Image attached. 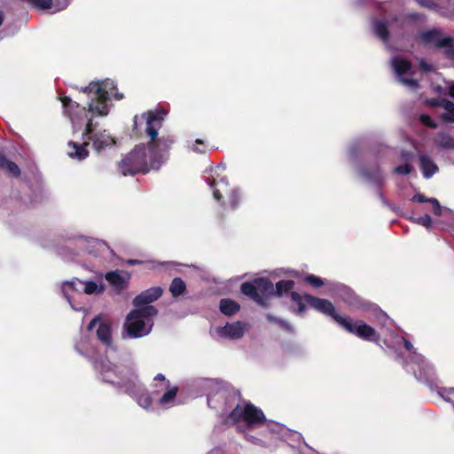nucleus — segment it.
<instances>
[{
	"label": "nucleus",
	"instance_id": "37998d69",
	"mask_svg": "<svg viewBox=\"0 0 454 454\" xmlns=\"http://www.w3.org/2000/svg\"><path fill=\"white\" fill-rule=\"evenodd\" d=\"M277 324L287 332H294L293 325L289 322H287L282 318H279Z\"/></svg>",
	"mask_w": 454,
	"mask_h": 454
},
{
	"label": "nucleus",
	"instance_id": "9b49d317",
	"mask_svg": "<svg viewBox=\"0 0 454 454\" xmlns=\"http://www.w3.org/2000/svg\"><path fill=\"white\" fill-rule=\"evenodd\" d=\"M391 66L396 80L410 90L415 91L419 88L416 78V69L407 59L395 56L391 59Z\"/></svg>",
	"mask_w": 454,
	"mask_h": 454
},
{
	"label": "nucleus",
	"instance_id": "79ce46f5",
	"mask_svg": "<svg viewBox=\"0 0 454 454\" xmlns=\"http://www.w3.org/2000/svg\"><path fill=\"white\" fill-rule=\"evenodd\" d=\"M413 153L411 152L402 151L400 153L401 160L405 163H410L413 160Z\"/></svg>",
	"mask_w": 454,
	"mask_h": 454
},
{
	"label": "nucleus",
	"instance_id": "49530a36",
	"mask_svg": "<svg viewBox=\"0 0 454 454\" xmlns=\"http://www.w3.org/2000/svg\"><path fill=\"white\" fill-rule=\"evenodd\" d=\"M266 318H267L270 322L276 323V324L278 323V319H279L278 317H275V316H273V315H271V314H267V315H266Z\"/></svg>",
	"mask_w": 454,
	"mask_h": 454
},
{
	"label": "nucleus",
	"instance_id": "f704fd0d",
	"mask_svg": "<svg viewBox=\"0 0 454 454\" xmlns=\"http://www.w3.org/2000/svg\"><path fill=\"white\" fill-rule=\"evenodd\" d=\"M411 220L413 223L419 224L421 226H424L427 229H429L432 226V219H431L430 215L427 214H426L424 215H420V216H413L411 218Z\"/></svg>",
	"mask_w": 454,
	"mask_h": 454
},
{
	"label": "nucleus",
	"instance_id": "c756f323",
	"mask_svg": "<svg viewBox=\"0 0 454 454\" xmlns=\"http://www.w3.org/2000/svg\"><path fill=\"white\" fill-rule=\"evenodd\" d=\"M219 308L221 312L226 316H232L240 309L239 303L231 299H223L220 301Z\"/></svg>",
	"mask_w": 454,
	"mask_h": 454
},
{
	"label": "nucleus",
	"instance_id": "c85d7f7f",
	"mask_svg": "<svg viewBox=\"0 0 454 454\" xmlns=\"http://www.w3.org/2000/svg\"><path fill=\"white\" fill-rule=\"evenodd\" d=\"M105 278L117 290L124 289L129 278L115 271L106 273Z\"/></svg>",
	"mask_w": 454,
	"mask_h": 454
},
{
	"label": "nucleus",
	"instance_id": "393cba45",
	"mask_svg": "<svg viewBox=\"0 0 454 454\" xmlns=\"http://www.w3.org/2000/svg\"><path fill=\"white\" fill-rule=\"evenodd\" d=\"M75 350L82 356L89 359L93 358V348L90 343L89 336L82 334L79 340L74 345Z\"/></svg>",
	"mask_w": 454,
	"mask_h": 454
},
{
	"label": "nucleus",
	"instance_id": "b1692460",
	"mask_svg": "<svg viewBox=\"0 0 454 454\" xmlns=\"http://www.w3.org/2000/svg\"><path fill=\"white\" fill-rule=\"evenodd\" d=\"M433 106H440L444 110L442 118L445 122L454 121V103L447 99H437L431 103Z\"/></svg>",
	"mask_w": 454,
	"mask_h": 454
},
{
	"label": "nucleus",
	"instance_id": "7c9ffc66",
	"mask_svg": "<svg viewBox=\"0 0 454 454\" xmlns=\"http://www.w3.org/2000/svg\"><path fill=\"white\" fill-rule=\"evenodd\" d=\"M294 286V282L293 280L279 281L274 286V288H275L274 295L283 296L287 294L290 295V292L293 291Z\"/></svg>",
	"mask_w": 454,
	"mask_h": 454
},
{
	"label": "nucleus",
	"instance_id": "2f4dec72",
	"mask_svg": "<svg viewBox=\"0 0 454 454\" xmlns=\"http://www.w3.org/2000/svg\"><path fill=\"white\" fill-rule=\"evenodd\" d=\"M432 391H435L439 396L454 406V387H439L430 386Z\"/></svg>",
	"mask_w": 454,
	"mask_h": 454
},
{
	"label": "nucleus",
	"instance_id": "6ab92c4d",
	"mask_svg": "<svg viewBox=\"0 0 454 454\" xmlns=\"http://www.w3.org/2000/svg\"><path fill=\"white\" fill-rule=\"evenodd\" d=\"M358 172L364 180L376 186H380L385 181L384 174L377 165L370 168L361 167Z\"/></svg>",
	"mask_w": 454,
	"mask_h": 454
},
{
	"label": "nucleus",
	"instance_id": "6e6552de",
	"mask_svg": "<svg viewBox=\"0 0 454 454\" xmlns=\"http://www.w3.org/2000/svg\"><path fill=\"white\" fill-rule=\"evenodd\" d=\"M105 285L102 279L98 281L88 280L82 281L79 278H73L72 280L66 281L62 285V293L69 302L70 306L74 310H81L82 308H78L74 305L73 299L76 294H86L98 295L103 294L105 291Z\"/></svg>",
	"mask_w": 454,
	"mask_h": 454
},
{
	"label": "nucleus",
	"instance_id": "aec40b11",
	"mask_svg": "<svg viewBox=\"0 0 454 454\" xmlns=\"http://www.w3.org/2000/svg\"><path fill=\"white\" fill-rule=\"evenodd\" d=\"M290 309L296 315H302L306 310V305H309V298L312 295L307 294H299L297 292H290Z\"/></svg>",
	"mask_w": 454,
	"mask_h": 454
},
{
	"label": "nucleus",
	"instance_id": "f03ea898",
	"mask_svg": "<svg viewBox=\"0 0 454 454\" xmlns=\"http://www.w3.org/2000/svg\"><path fill=\"white\" fill-rule=\"evenodd\" d=\"M116 85L113 80L91 82L88 86L82 89L84 93H93L95 98L89 103L88 110L73 101L68 97L60 98L64 114L67 115L74 129H81L85 124L83 135L92 142V147L97 153H102L111 149L116 144L115 138L106 129L95 130L92 119L95 116H106L109 113V101L112 97L120 100L122 94L115 92Z\"/></svg>",
	"mask_w": 454,
	"mask_h": 454
},
{
	"label": "nucleus",
	"instance_id": "bb28decb",
	"mask_svg": "<svg viewBox=\"0 0 454 454\" xmlns=\"http://www.w3.org/2000/svg\"><path fill=\"white\" fill-rule=\"evenodd\" d=\"M372 30L374 34L384 43H387L388 40V27L387 24L383 20L375 19L372 23Z\"/></svg>",
	"mask_w": 454,
	"mask_h": 454
},
{
	"label": "nucleus",
	"instance_id": "a18cd8bd",
	"mask_svg": "<svg viewBox=\"0 0 454 454\" xmlns=\"http://www.w3.org/2000/svg\"><path fill=\"white\" fill-rule=\"evenodd\" d=\"M448 90L450 96L454 98V82H450L448 83Z\"/></svg>",
	"mask_w": 454,
	"mask_h": 454
},
{
	"label": "nucleus",
	"instance_id": "5fc2aeb1",
	"mask_svg": "<svg viewBox=\"0 0 454 454\" xmlns=\"http://www.w3.org/2000/svg\"><path fill=\"white\" fill-rule=\"evenodd\" d=\"M420 4H427L425 1L419 0Z\"/></svg>",
	"mask_w": 454,
	"mask_h": 454
},
{
	"label": "nucleus",
	"instance_id": "423d86ee",
	"mask_svg": "<svg viewBox=\"0 0 454 454\" xmlns=\"http://www.w3.org/2000/svg\"><path fill=\"white\" fill-rule=\"evenodd\" d=\"M158 310L153 306L134 309L126 317L123 332L130 339H138L148 335L153 326V318Z\"/></svg>",
	"mask_w": 454,
	"mask_h": 454
},
{
	"label": "nucleus",
	"instance_id": "4468645a",
	"mask_svg": "<svg viewBox=\"0 0 454 454\" xmlns=\"http://www.w3.org/2000/svg\"><path fill=\"white\" fill-rule=\"evenodd\" d=\"M202 387L208 391L207 393V404L209 407L217 408L215 404L216 396L217 399L229 400L230 398H235L234 393H229L225 390L219 382L214 380H205L202 381Z\"/></svg>",
	"mask_w": 454,
	"mask_h": 454
},
{
	"label": "nucleus",
	"instance_id": "412c9836",
	"mask_svg": "<svg viewBox=\"0 0 454 454\" xmlns=\"http://www.w3.org/2000/svg\"><path fill=\"white\" fill-rule=\"evenodd\" d=\"M419 167L423 176L427 179L431 178L435 173L438 172L439 168L434 160L426 153L419 154Z\"/></svg>",
	"mask_w": 454,
	"mask_h": 454
},
{
	"label": "nucleus",
	"instance_id": "58836bf2",
	"mask_svg": "<svg viewBox=\"0 0 454 454\" xmlns=\"http://www.w3.org/2000/svg\"><path fill=\"white\" fill-rule=\"evenodd\" d=\"M444 55L447 59L454 61V39L451 37L450 43L443 49Z\"/></svg>",
	"mask_w": 454,
	"mask_h": 454
},
{
	"label": "nucleus",
	"instance_id": "ea45409f",
	"mask_svg": "<svg viewBox=\"0 0 454 454\" xmlns=\"http://www.w3.org/2000/svg\"><path fill=\"white\" fill-rule=\"evenodd\" d=\"M419 121L427 127L436 128L437 126L436 123L427 114H421L419 116Z\"/></svg>",
	"mask_w": 454,
	"mask_h": 454
},
{
	"label": "nucleus",
	"instance_id": "7ed1b4c3",
	"mask_svg": "<svg viewBox=\"0 0 454 454\" xmlns=\"http://www.w3.org/2000/svg\"><path fill=\"white\" fill-rule=\"evenodd\" d=\"M167 112L163 109L150 110L135 116L134 128L137 129L138 121H145V133L150 137L147 145H137L119 163V170L123 176L137 173H147L158 170L168 159V151L174 143L170 135L158 137V131L162 127Z\"/></svg>",
	"mask_w": 454,
	"mask_h": 454
},
{
	"label": "nucleus",
	"instance_id": "a19ab883",
	"mask_svg": "<svg viewBox=\"0 0 454 454\" xmlns=\"http://www.w3.org/2000/svg\"><path fill=\"white\" fill-rule=\"evenodd\" d=\"M190 149L195 153H204L205 147L200 140H196L194 144L190 145Z\"/></svg>",
	"mask_w": 454,
	"mask_h": 454
},
{
	"label": "nucleus",
	"instance_id": "cd10ccee",
	"mask_svg": "<svg viewBox=\"0 0 454 454\" xmlns=\"http://www.w3.org/2000/svg\"><path fill=\"white\" fill-rule=\"evenodd\" d=\"M411 201L419 203L429 202L432 205L433 212L435 215L440 216L442 214L443 208L434 198H427L421 193H417L412 197Z\"/></svg>",
	"mask_w": 454,
	"mask_h": 454
},
{
	"label": "nucleus",
	"instance_id": "c03bdc74",
	"mask_svg": "<svg viewBox=\"0 0 454 454\" xmlns=\"http://www.w3.org/2000/svg\"><path fill=\"white\" fill-rule=\"evenodd\" d=\"M356 153H357L356 146H355V145L350 146L349 149H348L349 159L352 160H355L356 157Z\"/></svg>",
	"mask_w": 454,
	"mask_h": 454
},
{
	"label": "nucleus",
	"instance_id": "603ef678",
	"mask_svg": "<svg viewBox=\"0 0 454 454\" xmlns=\"http://www.w3.org/2000/svg\"><path fill=\"white\" fill-rule=\"evenodd\" d=\"M379 195H380V198L382 200V201H385V198L383 197L382 193L380 192Z\"/></svg>",
	"mask_w": 454,
	"mask_h": 454
},
{
	"label": "nucleus",
	"instance_id": "9d476101",
	"mask_svg": "<svg viewBox=\"0 0 454 454\" xmlns=\"http://www.w3.org/2000/svg\"><path fill=\"white\" fill-rule=\"evenodd\" d=\"M241 292L261 306L267 305V299L274 295L273 284L267 278H257L254 282H246L241 285Z\"/></svg>",
	"mask_w": 454,
	"mask_h": 454
},
{
	"label": "nucleus",
	"instance_id": "f8f14e48",
	"mask_svg": "<svg viewBox=\"0 0 454 454\" xmlns=\"http://www.w3.org/2000/svg\"><path fill=\"white\" fill-rule=\"evenodd\" d=\"M340 326L364 340L377 341L379 340L376 331L362 321L353 322L349 317H345Z\"/></svg>",
	"mask_w": 454,
	"mask_h": 454
},
{
	"label": "nucleus",
	"instance_id": "72a5a7b5",
	"mask_svg": "<svg viewBox=\"0 0 454 454\" xmlns=\"http://www.w3.org/2000/svg\"><path fill=\"white\" fill-rule=\"evenodd\" d=\"M186 289V285L180 278H175L169 286V291L173 297H177L184 294Z\"/></svg>",
	"mask_w": 454,
	"mask_h": 454
},
{
	"label": "nucleus",
	"instance_id": "8fccbe9b",
	"mask_svg": "<svg viewBox=\"0 0 454 454\" xmlns=\"http://www.w3.org/2000/svg\"><path fill=\"white\" fill-rule=\"evenodd\" d=\"M291 434L294 437V439H295V440H300L301 438V435L297 432H294Z\"/></svg>",
	"mask_w": 454,
	"mask_h": 454
},
{
	"label": "nucleus",
	"instance_id": "864d4df0",
	"mask_svg": "<svg viewBox=\"0 0 454 454\" xmlns=\"http://www.w3.org/2000/svg\"><path fill=\"white\" fill-rule=\"evenodd\" d=\"M343 291L346 292V293H349V290L346 287H342Z\"/></svg>",
	"mask_w": 454,
	"mask_h": 454
},
{
	"label": "nucleus",
	"instance_id": "1a4fd4ad",
	"mask_svg": "<svg viewBox=\"0 0 454 454\" xmlns=\"http://www.w3.org/2000/svg\"><path fill=\"white\" fill-rule=\"evenodd\" d=\"M72 246L79 250V252L74 253L75 255L79 254L80 252H86L94 256H98L109 250V247L105 241L86 236H77L70 239L68 246L59 252L67 260H72L74 258L73 255L66 254V250L69 249Z\"/></svg>",
	"mask_w": 454,
	"mask_h": 454
},
{
	"label": "nucleus",
	"instance_id": "de8ad7c7",
	"mask_svg": "<svg viewBox=\"0 0 454 454\" xmlns=\"http://www.w3.org/2000/svg\"><path fill=\"white\" fill-rule=\"evenodd\" d=\"M420 67L425 71L431 70V66L427 64L424 60L420 61Z\"/></svg>",
	"mask_w": 454,
	"mask_h": 454
},
{
	"label": "nucleus",
	"instance_id": "5701e85b",
	"mask_svg": "<svg viewBox=\"0 0 454 454\" xmlns=\"http://www.w3.org/2000/svg\"><path fill=\"white\" fill-rule=\"evenodd\" d=\"M87 142H84L83 144H79L76 142L70 141L68 143L67 154L72 159L82 160L89 156V151L87 149Z\"/></svg>",
	"mask_w": 454,
	"mask_h": 454
},
{
	"label": "nucleus",
	"instance_id": "e433bc0d",
	"mask_svg": "<svg viewBox=\"0 0 454 454\" xmlns=\"http://www.w3.org/2000/svg\"><path fill=\"white\" fill-rule=\"evenodd\" d=\"M413 168L410 163L403 162L394 168V173L400 176H406L412 172Z\"/></svg>",
	"mask_w": 454,
	"mask_h": 454
},
{
	"label": "nucleus",
	"instance_id": "ddd939ff",
	"mask_svg": "<svg viewBox=\"0 0 454 454\" xmlns=\"http://www.w3.org/2000/svg\"><path fill=\"white\" fill-rule=\"evenodd\" d=\"M98 326L96 334L98 340L107 348L113 347V330L112 324L108 321L102 320L101 316L95 317L88 325V331H91L96 325Z\"/></svg>",
	"mask_w": 454,
	"mask_h": 454
},
{
	"label": "nucleus",
	"instance_id": "2eb2a0df",
	"mask_svg": "<svg viewBox=\"0 0 454 454\" xmlns=\"http://www.w3.org/2000/svg\"><path fill=\"white\" fill-rule=\"evenodd\" d=\"M308 298L309 305L311 308L325 316L332 317L338 325H340L345 317H342L337 313L335 307L330 301L315 296Z\"/></svg>",
	"mask_w": 454,
	"mask_h": 454
},
{
	"label": "nucleus",
	"instance_id": "a211bd4d",
	"mask_svg": "<svg viewBox=\"0 0 454 454\" xmlns=\"http://www.w3.org/2000/svg\"><path fill=\"white\" fill-rule=\"evenodd\" d=\"M161 294L162 289L159 286L148 288L134 298L133 305L137 309L151 306L150 303L160 298Z\"/></svg>",
	"mask_w": 454,
	"mask_h": 454
},
{
	"label": "nucleus",
	"instance_id": "0eeeda50",
	"mask_svg": "<svg viewBox=\"0 0 454 454\" xmlns=\"http://www.w3.org/2000/svg\"><path fill=\"white\" fill-rule=\"evenodd\" d=\"M223 166H218L215 170V176L207 183L213 190L214 199L220 203L223 210H235L241 203V193L238 187H231L225 176L220 177Z\"/></svg>",
	"mask_w": 454,
	"mask_h": 454
},
{
	"label": "nucleus",
	"instance_id": "f3484780",
	"mask_svg": "<svg viewBox=\"0 0 454 454\" xmlns=\"http://www.w3.org/2000/svg\"><path fill=\"white\" fill-rule=\"evenodd\" d=\"M245 325L239 321L227 323L224 326L215 328V333L221 338L230 340L241 339L245 333Z\"/></svg>",
	"mask_w": 454,
	"mask_h": 454
},
{
	"label": "nucleus",
	"instance_id": "473e14b6",
	"mask_svg": "<svg viewBox=\"0 0 454 454\" xmlns=\"http://www.w3.org/2000/svg\"><path fill=\"white\" fill-rule=\"evenodd\" d=\"M0 168L6 170L9 174L13 176H20V170L18 165L9 160L4 155L0 154Z\"/></svg>",
	"mask_w": 454,
	"mask_h": 454
},
{
	"label": "nucleus",
	"instance_id": "09e8293b",
	"mask_svg": "<svg viewBox=\"0 0 454 454\" xmlns=\"http://www.w3.org/2000/svg\"><path fill=\"white\" fill-rule=\"evenodd\" d=\"M126 263L129 265H136V264L142 263V262L139 260L129 259V260H127Z\"/></svg>",
	"mask_w": 454,
	"mask_h": 454
},
{
	"label": "nucleus",
	"instance_id": "3c124183",
	"mask_svg": "<svg viewBox=\"0 0 454 454\" xmlns=\"http://www.w3.org/2000/svg\"><path fill=\"white\" fill-rule=\"evenodd\" d=\"M4 21V16L3 13L0 12V26L3 24Z\"/></svg>",
	"mask_w": 454,
	"mask_h": 454
},
{
	"label": "nucleus",
	"instance_id": "dca6fc26",
	"mask_svg": "<svg viewBox=\"0 0 454 454\" xmlns=\"http://www.w3.org/2000/svg\"><path fill=\"white\" fill-rule=\"evenodd\" d=\"M419 36L424 44L442 50L450 44L451 40V36L445 35L441 30L435 28L421 31Z\"/></svg>",
	"mask_w": 454,
	"mask_h": 454
},
{
	"label": "nucleus",
	"instance_id": "c9c22d12",
	"mask_svg": "<svg viewBox=\"0 0 454 454\" xmlns=\"http://www.w3.org/2000/svg\"><path fill=\"white\" fill-rule=\"evenodd\" d=\"M304 281L313 287H319L325 285V282L323 278L312 274L305 276Z\"/></svg>",
	"mask_w": 454,
	"mask_h": 454
},
{
	"label": "nucleus",
	"instance_id": "a878e982",
	"mask_svg": "<svg viewBox=\"0 0 454 454\" xmlns=\"http://www.w3.org/2000/svg\"><path fill=\"white\" fill-rule=\"evenodd\" d=\"M434 144L442 150H453L454 137L445 132H440L434 137Z\"/></svg>",
	"mask_w": 454,
	"mask_h": 454
},
{
	"label": "nucleus",
	"instance_id": "f257e3e1",
	"mask_svg": "<svg viewBox=\"0 0 454 454\" xmlns=\"http://www.w3.org/2000/svg\"><path fill=\"white\" fill-rule=\"evenodd\" d=\"M93 364L102 381L122 389L145 411H153L158 408L167 410L177 404L178 387L161 373L154 377L156 383L150 395L131 369L114 364L106 357L97 359Z\"/></svg>",
	"mask_w": 454,
	"mask_h": 454
},
{
	"label": "nucleus",
	"instance_id": "39448f33",
	"mask_svg": "<svg viewBox=\"0 0 454 454\" xmlns=\"http://www.w3.org/2000/svg\"><path fill=\"white\" fill-rule=\"evenodd\" d=\"M393 341L397 346L403 344L407 355L411 358V363H406L402 356H396V359L407 372L412 373L418 380L421 381H427L433 378L434 375L433 365L422 355L417 353L413 345L408 340L401 336H395Z\"/></svg>",
	"mask_w": 454,
	"mask_h": 454
},
{
	"label": "nucleus",
	"instance_id": "4be33fe9",
	"mask_svg": "<svg viewBox=\"0 0 454 454\" xmlns=\"http://www.w3.org/2000/svg\"><path fill=\"white\" fill-rule=\"evenodd\" d=\"M32 5L41 10L55 7V12L66 9L71 0H27Z\"/></svg>",
	"mask_w": 454,
	"mask_h": 454
},
{
	"label": "nucleus",
	"instance_id": "4c0bfd02",
	"mask_svg": "<svg viewBox=\"0 0 454 454\" xmlns=\"http://www.w3.org/2000/svg\"><path fill=\"white\" fill-rule=\"evenodd\" d=\"M376 319L383 327H388L392 324L391 319L387 314L380 309L376 310Z\"/></svg>",
	"mask_w": 454,
	"mask_h": 454
},
{
	"label": "nucleus",
	"instance_id": "20e7f679",
	"mask_svg": "<svg viewBox=\"0 0 454 454\" xmlns=\"http://www.w3.org/2000/svg\"><path fill=\"white\" fill-rule=\"evenodd\" d=\"M226 421L228 423H242L246 427L242 432L246 439L253 444L262 447H269L270 441L267 434H272L273 438L286 440L289 430L284 426L266 422L265 416L262 410L256 408L252 403L245 405L238 404L229 414Z\"/></svg>",
	"mask_w": 454,
	"mask_h": 454
}]
</instances>
